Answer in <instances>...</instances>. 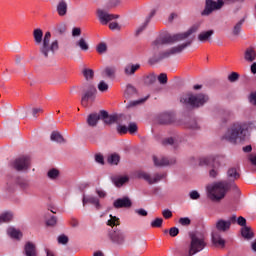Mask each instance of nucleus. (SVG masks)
<instances>
[{"label":"nucleus","mask_w":256,"mask_h":256,"mask_svg":"<svg viewBox=\"0 0 256 256\" xmlns=\"http://www.w3.org/2000/svg\"><path fill=\"white\" fill-rule=\"evenodd\" d=\"M239 177H241V174L237 168H229L227 171V179H229V181L214 182L206 187L208 199L211 201H221V199L225 198L227 192L231 190L239 193V186L235 183Z\"/></svg>","instance_id":"obj_1"},{"label":"nucleus","mask_w":256,"mask_h":256,"mask_svg":"<svg viewBox=\"0 0 256 256\" xmlns=\"http://www.w3.org/2000/svg\"><path fill=\"white\" fill-rule=\"evenodd\" d=\"M199 30V25H193L188 31L178 34H166L164 36H160L156 40L152 42V49L153 51H159L163 45H169L171 43H177V41H184L193 33H197Z\"/></svg>","instance_id":"obj_2"},{"label":"nucleus","mask_w":256,"mask_h":256,"mask_svg":"<svg viewBox=\"0 0 256 256\" xmlns=\"http://www.w3.org/2000/svg\"><path fill=\"white\" fill-rule=\"evenodd\" d=\"M245 127H247V123L245 122H236L233 123L225 132L222 139L224 141H228L232 145H237V143H243L246 139L245 135Z\"/></svg>","instance_id":"obj_3"},{"label":"nucleus","mask_w":256,"mask_h":256,"mask_svg":"<svg viewBox=\"0 0 256 256\" xmlns=\"http://www.w3.org/2000/svg\"><path fill=\"white\" fill-rule=\"evenodd\" d=\"M190 244L188 249L182 250L180 252L181 256H193L197 253H201L205 247H207V242L205 241V236L200 232H190L189 233Z\"/></svg>","instance_id":"obj_4"},{"label":"nucleus","mask_w":256,"mask_h":256,"mask_svg":"<svg viewBox=\"0 0 256 256\" xmlns=\"http://www.w3.org/2000/svg\"><path fill=\"white\" fill-rule=\"evenodd\" d=\"M55 51H59V41L54 40L51 42V32H46L40 46V53L47 59L50 53L51 55H55Z\"/></svg>","instance_id":"obj_5"},{"label":"nucleus","mask_w":256,"mask_h":256,"mask_svg":"<svg viewBox=\"0 0 256 256\" xmlns=\"http://www.w3.org/2000/svg\"><path fill=\"white\" fill-rule=\"evenodd\" d=\"M180 101L183 103V105H189L194 109H198V107H203V105L209 101V96L203 93L188 94L183 96Z\"/></svg>","instance_id":"obj_6"},{"label":"nucleus","mask_w":256,"mask_h":256,"mask_svg":"<svg viewBox=\"0 0 256 256\" xmlns=\"http://www.w3.org/2000/svg\"><path fill=\"white\" fill-rule=\"evenodd\" d=\"M12 167L16 171H27L31 167V158H29V156L16 158L12 163Z\"/></svg>","instance_id":"obj_7"},{"label":"nucleus","mask_w":256,"mask_h":256,"mask_svg":"<svg viewBox=\"0 0 256 256\" xmlns=\"http://www.w3.org/2000/svg\"><path fill=\"white\" fill-rule=\"evenodd\" d=\"M189 45H191V41H188L178 46H174L165 52H161L158 61H161L162 59H167L171 57V55H177V53H181V51H183V49H186V47H189Z\"/></svg>","instance_id":"obj_8"},{"label":"nucleus","mask_w":256,"mask_h":256,"mask_svg":"<svg viewBox=\"0 0 256 256\" xmlns=\"http://www.w3.org/2000/svg\"><path fill=\"white\" fill-rule=\"evenodd\" d=\"M225 5V2L223 0H218L215 2L214 0H206L205 8L202 11V15H211L213 11H219L223 6Z\"/></svg>","instance_id":"obj_9"},{"label":"nucleus","mask_w":256,"mask_h":256,"mask_svg":"<svg viewBox=\"0 0 256 256\" xmlns=\"http://www.w3.org/2000/svg\"><path fill=\"white\" fill-rule=\"evenodd\" d=\"M97 17L101 25H109L110 21H115V19H119V15L108 13L105 9H98Z\"/></svg>","instance_id":"obj_10"},{"label":"nucleus","mask_w":256,"mask_h":256,"mask_svg":"<svg viewBox=\"0 0 256 256\" xmlns=\"http://www.w3.org/2000/svg\"><path fill=\"white\" fill-rule=\"evenodd\" d=\"M167 177V173H162V174H155L153 177L149 175L147 172H139L138 173V178L139 179H144V181H147L149 185H153L155 183H159V181L165 179Z\"/></svg>","instance_id":"obj_11"},{"label":"nucleus","mask_w":256,"mask_h":256,"mask_svg":"<svg viewBox=\"0 0 256 256\" xmlns=\"http://www.w3.org/2000/svg\"><path fill=\"white\" fill-rule=\"evenodd\" d=\"M87 91L82 95L81 103L84 107H87L89 101H95V94L97 93V88L93 84L86 85Z\"/></svg>","instance_id":"obj_12"},{"label":"nucleus","mask_w":256,"mask_h":256,"mask_svg":"<svg viewBox=\"0 0 256 256\" xmlns=\"http://www.w3.org/2000/svg\"><path fill=\"white\" fill-rule=\"evenodd\" d=\"M153 163L155 167H169L175 165L177 160L175 158H169L166 156H153Z\"/></svg>","instance_id":"obj_13"},{"label":"nucleus","mask_w":256,"mask_h":256,"mask_svg":"<svg viewBox=\"0 0 256 256\" xmlns=\"http://www.w3.org/2000/svg\"><path fill=\"white\" fill-rule=\"evenodd\" d=\"M82 205L83 207H85L86 205H93L96 211L101 210V201L99 200V197H96L94 195L83 194Z\"/></svg>","instance_id":"obj_14"},{"label":"nucleus","mask_w":256,"mask_h":256,"mask_svg":"<svg viewBox=\"0 0 256 256\" xmlns=\"http://www.w3.org/2000/svg\"><path fill=\"white\" fill-rule=\"evenodd\" d=\"M133 205L131 199L127 196L123 198H118L113 202V207L115 209H129Z\"/></svg>","instance_id":"obj_15"},{"label":"nucleus","mask_w":256,"mask_h":256,"mask_svg":"<svg viewBox=\"0 0 256 256\" xmlns=\"http://www.w3.org/2000/svg\"><path fill=\"white\" fill-rule=\"evenodd\" d=\"M109 238L114 245H123V243H125V235L119 230L110 232Z\"/></svg>","instance_id":"obj_16"},{"label":"nucleus","mask_w":256,"mask_h":256,"mask_svg":"<svg viewBox=\"0 0 256 256\" xmlns=\"http://www.w3.org/2000/svg\"><path fill=\"white\" fill-rule=\"evenodd\" d=\"M215 229L220 233H227L231 229V221L218 219L215 223Z\"/></svg>","instance_id":"obj_17"},{"label":"nucleus","mask_w":256,"mask_h":256,"mask_svg":"<svg viewBox=\"0 0 256 256\" xmlns=\"http://www.w3.org/2000/svg\"><path fill=\"white\" fill-rule=\"evenodd\" d=\"M101 119H103L106 125H113L119 121V116L117 114H112L109 116V113L105 110H101Z\"/></svg>","instance_id":"obj_18"},{"label":"nucleus","mask_w":256,"mask_h":256,"mask_svg":"<svg viewBox=\"0 0 256 256\" xmlns=\"http://www.w3.org/2000/svg\"><path fill=\"white\" fill-rule=\"evenodd\" d=\"M211 239L215 247H225V239L221 237V232H219L218 230L212 231Z\"/></svg>","instance_id":"obj_19"},{"label":"nucleus","mask_w":256,"mask_h":256,"mask_svg":"<svg viewBox=\"0 0 256 256\" xmlns=\"http://www.w3.org/2000/svg\"><path fill=\"white\" fill-rule=\"evenodd\" d=\"M69 9V5L66 0H60L56 5V12L59 17H65L67 15V11Z\"/></svg>","instance_id":"obj_20"},{"label":"nucleus","mask_w":256,"mask_h":256,"mask_svg":"<svg viewBox=\"0 0 256 256\" xmlns=\"http://www.w3.org/2000/svg\"><path fill=\"white\" fill-rule=\"evenodd\" d=\"M16 183L18 187L21 189V191L25 193V195H29V193H31V182H29V180L18 179Z\"/></svg>","instance_id":"obj_21"},{"label":"nucleus","mask_w":256,"mask_h":256,"mask_svg":"<svg viewBox=\"0 0 256 256\" xmlns=\"http://www.w3.org/2000/svg\"><path fill=\"white\" fill-rule=\"evenodd\" d=\"M216 159H217V156H215V155H209V156L201 157L199 159V165L201 167H203V166H211V167H213L215 165V160Z\"/></svg>","instance_id":"obj_22"},{"label":"nucleus","mask_w":256,"mask_h":256,"mask_svg":"<svg viewBox=\"0 0 256 256\" xmlns=\"http://www.w3.org/2000/svg\"><path fill=\"white\" fill-rule=\"evenodd\" d=\"M101 119V111L99 113H91L87 117L89 127H97V123Z\"/></svg>","instance_id":"obj_23"},{"label":"nucleus","mask_w":256,"mask_h":256,"mask_svg":"<svg viewBox=\"0 0 256 256\" xmlns=\"http://www.w3.org/2000/svg\"><path fill=\"white\" fill-rule=\"evenodd\" d=\"M7 235L16 241H19L23 237V233H21L20 230L15 227H9L7 229Z\"/></svg>","instance_id":"obj_24"},{"label":"nucleus","mask_w":256,"mask_h":256,"mask_svg":"<svg viewBox=\"0 0 256 256\" xmlns=\"http://www.w3.org/2000/svg\"><path fill=\"white\" fill-rule=\"evenodd\" d=\"M156 10H152L148 17H146L145 22L140 25L136 30V35H139L140 33H143L145 29L147 28V25H149V21H151L152 17H155Z\"/></svg>","instance_id":"obj_25"},{"label":"nucleus","mask_w":256,"mask_h":256,"mask_svg":"<svg viewBox=\"0 0 256 256\" xmlns=\"http://www.w3.org/2000/svg\"><path fill=\"white\" fill-rule=\"evenodd\" d=\"M244 59L248 63H253V61H255V59H256L255 49H253L251 47L247 48L245 53H244Z\"/></svg>","instance_id":"obj_26"},{"label":"nucleus","mask_w":256,"mask_h":256,"mask_svg":"<svg viewBox=\"0 0 256 256\" xmlns=\"http://www.w3.org/2000/svg\"><path fill=\"white\" fill-rule=\"evenodd\" d=\"M116 73H117V67H115V66H107L103 70L102 75H104V77H107L108 79H114Z\"/></svg>","instance_id":"obj_27"},{"label":"nucleus","mask_w":256,"mask_h":256,"mask_svg":"<svg viewBox=\"0 0 256 256\" xmlns=\"http://www.w3.org/2000/svg\"><path fill=\"white\" fill-rule=\"evenodd\" d=\"M129 181V177L127 176H114L112 177V183L115 185V187H123L125 183Z\"/></svg>","instance_id":"obj_28"},{"label":"nucleus","mask_w":256,"mask_h":256,"mask_svg":"<svg viewBox=\"0 0 256 256\" xmlns=\"http://www.w3.org/2000/svg\"><path fill=\"white\" fill-rule=\"evenodd\" d=\"M161 125H169L173 123V115L171 113H164L159 116L158 119Z\"/></svg>","instance_id":"obj_29"},{"label":"nucleus","mask_w":256,"mask_h":256,"mask_svg":"<svg viewBox=\"0 0 256 256\" xmlns=\"http://www.w3.org/2000/svg\"><path fill=\"white\" fill-rule=\"evenodd\" d=\"M241 235L247 241H249V240L253 239V237H255V234L253 233V231L251 230V227H249V226H244L241 228Z\"/></svg>","instance_id":"obj_30"},{"label":"nucleus","mask_w":256,"mask_h":256,"mask_svg":"<svg viewBox=\"0 0 256 256\" xmlns=\"http://www.w3.org/2000/svg\"><path fill=\"white\" fill-rule=\"evenodd\" d=\"M24 253L26 256H37V252L35 250V244L31 242H27L24 247Z\"/></svg>","instance_id":"obj_31"},{"label":"nucleus","mask_w":256,"mask_h":256,"mask_svg":"<svg viewBox=\"0 0 256 256\" xmlns=\"http://www.w3.org/2000/svg\"><path fill=\"white\" fill-rule=\"evenodd\" d=\"M33 37L35 44L41 45V43H43V30H41V28L34 29Z\"/></svg>","instance_id":"obj_32"},{"label":"nucleus","mask_w":256,"mask_h":256,"mask_svg":"<svg viewBox=\"0 0 256 256\" xmlns=\"http://www.w3.org/2000/svg\"><path fill=\"white\" fill-rule=\"evenodd\" d=\"M140 64H128L124 68L125 75H135V71L140 69Z\"/></svg>","instance_id":"obj_33"},{"label":"nucleus","mask_w":256,"mask_h":256,"mask_svg":"<svg viewBox=\"0 0 256 256\" xmlns=\"http://www.w3.org/2000/svg\"><path fill=\"white\" fill-rule=\"evenodd\" d=\"M212 36L213 30L204 31L198 35V41H201V43H205L206 41H209Z\"/></svg>","instance_id":"obj_34"},{"label":"nucleus","mask_w":256,"mask_h":256,"mask_svg":"<svg viewBox=\"0 0 256 256\" xmlns=\"http://www.w3.org/2000/svg\"><path fill=\"white\" fill-rule=\"evenodd\" d=\"M59 175H61V172L57 168H52L47 172V177L50 181H57V179H59Z\"/></svg>","instance_id":"obj_35"},{"label":"nucleus","mask_w":256,"mask_h":256,"mask_svg":"<svg viewBox=\"0 0 256 256\" xmlns=\"http://www.w3.org/2000/svg\"><path fill=\"white\" fill-rule=\"evenodd\" d=\"M51 141H54V143H65V138H63V135H61L58 131H53L50 136Z\"/></svg>","instance_id":"obj_36"},{"label":"nucleus","mask_w":256,"mask_h":256,"mask_svg":"<svg viewBox=\"0 0 256 256\" xmlns=\"http://www.w3.org/2000/svg\"><path fill=\"white\" fill-rule=\"evenodd\" d=\"M10 221H13V212L6 211L0 215V223H9Z\"/></svg>","instance_id":"obj_37"},{"label":"nucleus","mask_w":256,"mask_h":256,"mask_svg":"<svg viewBox=\"0 0 256 256\" xmlns=\"http://www.w3.org/2000/svg\"><path fill=\"white\" fill-rule=\"evenodd\" d=\"M82 74L84 75L86 81H91V79H93V77L95 76V72L93 71V69L89 68H84Z\"/></svg>","instance_id":"obj_38"},{"label":"nucleus","mask_w":256,"mask_h":256,"mask_svg":"<svg viewBox=\"0 0 256 256\" xmlns=\"http://www.w3.org/2000/svg\"><path fill=\"white\" fill-rule=\"evenodd\" d=\"M77 46L80 47L82 51H89V44L85 38H80L79 41L76 42Z\"/></svg>","instance_id":"obj_39"},{"label":"nucleus","mask_w":256,"mask_h":256,"mask_svg":"<svg viewBox=\"0 0 256 256\" xmlns=\"http://www.w3.org/2000/svg\"><path fill=\"white\" fill-rule=\"evenodd\" d=\"M162 145H164V147H166L167 145H175V143H177V137H168V138H164L161 141Z\"/></svg>","instance_id":"obj_40"},{"label":"nucleus","mask_w":256,"mask_h":256,"mask_svg":"<svg viewBox=\"0 0 256 256\" xmlns=\"http://www.w3.org/2000/svg\"><path fill=\"white\" fill-rule=\"evenodd\" d=\"M120 157L117 154H112L111 156L108 157V163L110 165H118L120 161Z\"/></svg>","instance_id":"obj_41"},{"label":"nucleus","mask_w":256,"mask_h":256,"mask_svg":"<svg viewBox=\"0 0 256 256\" xmlns=\"http://www.w3.org/2000/svg\"><path fill=\"white\" fill-rule=\"evenodd\" d=\"M243 23H245V19H241L233 28V35H239L241 33V27H243Z\"/></svg>","instance_id":"obj_42"},{"label":"nucleus","mask_w":256,"mask_h":256,"mask_svg":"<svg viewBox=\"0 0 256 256\" xmlns=\"http://www.w3.org/2000/svg\"><path fill=\"white\" fill-rule=\"evenodd\" d=\"M145 101H147V98H142V99L130 101V102L127 104V108H128V109H131V107H137V105H141V103H145Z\"/></svg>","instance_id":"obj_43"},{"label":"nucleus","mask_w":256,"mask_h":256,"mask_svg":"<svg viewBox=\"0 0 256 256\" xmlns=\"http://www.w3.org/2000/svg\"><path fill=\"white\" fill-rule=\"evenodd\" d=\"M120 3V0H110L108 3L105 4L104 8L114 9V7H117Z\"/></svg>","instance_id":"obj_44"},{"label":"nucleus","mask_w":256,"mask_h":256,"mask_svg":"<svg viewBox=\"0 0 256 256\" xmlns=\"http://www.w3.org/2000/svg\"><path fill=\"white\" fill-rule=\"evenodd\" d=\"M109 90V84H107L105 81H100L98 84V91H101V93H105Z\"/></svg>","instance_id":"obj_45"},{"label":"nucleus","mask_w":256,"mask_h":256,"mask_svg":"<svg viewBox=\"0 0 256 256\" xmlns=\"http://www.w3.org/2000/svg\"><path fill=\"white\" fill-rule=\"evenodd\" d=\"M151 227L159 228L163 226V218H156L150 223Z\"/></svg>","instance_id":"obj_46"},{"label":"nucleus","mask_w":256,"mask_h":256,"mask_svg":"<svg viewBox=\"0 0 256 256\" xmlns=\"http://www.w3.org/2000/svg\"><path fill=\"white\" fill-rule=\"evenodd\" d=\"M107 224L110 227H115V225H119V218L116 216L110 215V219L108 220Z\"/></svg>","instance_id":"obj_47"},{"label":"nucleus","mask_w":256,"mask_h":256,"mask_svg":"<svg viewBox=\"0 0 256 256\" xmlns=\"http://www.w3.org/2000/svg\"><path fill=\"white\" fill-rule=\"evenodd\" d=\"M58 243L60 245H67V243H69V237L65 234L58 236Z\"/></svg>","instance_id":"obj_48"},{"label":"nucleus","mask_w":256,"mask_h":256,"mask_svg":"<svg viewBox=\"0 0 256 256\" xmlns=\"http://www.w3.org/2000/svg\"><path fill=\"white\" fill-rule=\"evenodd\" d=\"M157 81V76L155 74H150L146 77V84L153 85Z\"/></svg>","instance_id":"obj_49"},{"label":"nucleus","mask_w":256,"mask_h":256,"mask_svg":"<svg viewBox=\"0 0 256 256\" xmlns=\"http://www.w3.org/2000/svg\"><path fill=\"white\" fill-rule=\"evenodd\" d=\"M179 224L183 227H187L191 225V219H189V217H182L179 219Z\"/></svg>","instance_id":"obj_50"},{"label":"nucleus","mask_w":256,"mask_h":256,"mask_svg":"<svg viewBox=\"0 0 256 256\" xmlns=\"http://www.w3.org/2000/svg\"><path fill=\"white\" fill-rule=\"evenodd\" d=\"M46 225L48 227H55V225H57V217L51 216L48 220H46Z\"/></svg>","instance_id":"obj_51"},{"label":"nucleus","mask_w":256,"mask_h":256,"mask_svg":"<svg viewBox=\"0 0 256 256\" xmlns=\"http://www.w3.org/2000/svg\"><path fill=\"white\" fill-rule=\"evenodd\" d=\"M239 80V73L237 72H232L229 76H228V81H230V83H235V81Z\"/></svg>","instance_id":"obj_52"},{"label":"nucleus","mask_w":256,"mask_h":256,"mask_svg":"<svg viewBox=\"0 0 256 256\" xmlns=\"http://www.w3.org/2000/svg\"><path fill=\"white\" fill-rule=\"evenodd\" d=\"M117 132L119 133V135H125L126 133H128V128L125 125L119 124L117 126Z\"/></svg>","instance_id":"obj_53"},{"label":"nucleus","mask_w":256,"mask_h":256,"mask_svg":"<svg viewBox=\"0 0 256 256\" xmlns=\"http://www.w3.org/2000/svg\"><path fill=\"white\" fill-rule=\"evenodd\" d=\"M189 197H190V199H192V201H197V199H199L201 197V194H199L197 192V190H192L189 193Z\"/></svg>","instance_id":"obj_54"},{"label":"nucleus","mask_w":256,"mask_h":256,"mask_svg":"<svg viewBox=\"0 0 256 256\" xmlns=\"http://www.w3.org/2000/svg\"><path fill=\"white\" fill-rule=\"evenodd\" d=\"M237 221V225H239L240 227H247V219H245V217L240 216L236 219Z\"/></svg>","instance_id":"obj_55"},{"label":"nucleus","mask_w":256,"mask_h":256,"mask_svg":"<svg viewBox=\"0 0 256 256\" xmlns=\"http://www.w3.org/2000/svg\"><path fill=\"white\" fill-rule=\"evenodd\" d=\"M95 193H96V195H98V197L100 199H105V197H107V192H105V190H103L101 188H97Z\"/></svg>","instance_id":"obj_56"},{"label":"nucleus","mask_w":256,"mask_h":256,"mask_svg":"<svg viewBox=\"0 0 256 256\" xmlns=\"http://www.w3.org/2000/svg\"><path fill=\"white\" fill-rule=\"evenodd\" d=\"M96 51L98 53H105L107 51V44L105 43H100L97 48H96Z\"/></svg>","instance_id":"obj_57"},{"label":"nucleus","mask_w":256,"mask_h":256,"mask_svg":"<svg viewBox=\"0 0 256 256\" xmlns=\"http://www.w3.org/2000/svg\"><path fill=\"white\" fill-rule=\"evenodd\" d=\"M158 81L161 85H165L167 83V74L165 73H161L159 76H158Z\"/></svg>","instance_id":"obj_58"},{"label":"nucleus","mask_w":256,"mask_h":256,"mask_svg":"<svg viewBox=\"0 0 256 256\" xmlns=\"http://www.w3.org/2000/svg\"><path fill=\"white\" fill-rule=\"evenodd\" d=\"M162 215H163L164 219H171L173 217V212H171V210H169V209H164L162 211Z\"/></svg>","instance_id":"obj_59"},{"label":"nucleus","mask_w":256,"mask_h":256,"mask_svg":"<svg viewBox=\"0 0 256 256\" xmlns=\"http://www.w3.org/2000/svg\"><path fill=\"white\" fill-rule=\"evenodd\" d=\"M169 235H170V237H177V235H179V228H177V227L170 228Z\"/></svg>","instance_id":"obj_60"},{"label":"nucleus","mask_w":256,"mask_h":256,"mask_svg":"<svg viewBox=\"0 0 256 256\" xmlns=\"http://www.w3.org/2000/svg\"><path fill=\"white\" fill-rule=\"evenodd\" d=\"M109 29H111V31H119L121 26L117 22H112L109 24Z\"/></svg>","instance_id":"obj_61"},{"label":"nucleus","mask_w":256,"mask_h":256,"mask_svg":"<svg viewBox=\"0 0 256 256\" xmlns=\"http://www.w3.org/2000/svg\"><path fill=\"white\" fill-rule=\"evenodd\" d=\"M248 161L251 163V165H253L254 167H256V153L255 154H249L247 156Z\"/></svg>","instance_id":"obj_62"},{"label":"nucleus","mask_w":256,"mask_h":256,"mask_svg":"<svg viewBox=\"0 0 256 256\" xmlns=\"http://www.w3.org/2000/svg\"><path fill=\"white\" fill-rule=\"evenodd\" d=\"M128 132H130L131 134L137 133V124H135L134 122L130 123L128 126Z\"/></svg>","instance_id":"obj_63"},{"label":"nucleus","mask_w":256,"mask_h":256,"mask_svg":"<svg viewBox=\"0 0 256 256\" xmlns=\"http://www.w3.org/2000/svg\"><path fill=\"white\" fill-rule=\"evenodd\" d=\"M249 101L252 105L256 107V91L252 92L249 96Z\"/></svg>","instance_id":"obj_64"}]
</instances>
